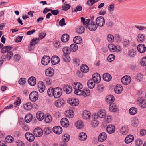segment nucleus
Here are the masks:
<instances>
[{
	"mask_svg": "<svg viewBox=\"0 0 146 146\" xmlns=\"http://www.w3.org/2000/svg\"><path fill=\"white\" fill-rule=\"evenodd\" d=\"M47 93L48 95L50 96L53 95L54 89L52 88H50L47 91Z\"/></svg>",
	"mask_w": 146,
	"mask_h": 146,
	"instance_id": "59",
	"label": "nucleus"
},
{
	"mask_svg": "<svg viewBox=\"0 0 146 146\" xmlns=\"http://www.w3.org/2000/svg\"><path fill=\"white\" fill-rule=\"evenodd\" d=\"M92 80L94 82L96 83H99L101 80V77L100 74L98 73H95L92 75Z\"/></svg>",
	"mask_w": 146,
	"mask_h": 146,
	"instance_id": "6",
	"label": "nucleus"
},
{
	"mask_svg": "<svg viewBox=\"0 0 146 146\" xmlns=\"http://www.w3.org/2000/svg\"><path fill=\"white\" fill-rule=\"evenodd\" d=\"M137 49L139 52L140 53H143L145 52L146 47L144 44H140L137 46Z\"/></svg>",
	"mask_w": 146,
	"mask_h": 146,
	"instance_id": "14",
	"label": "nucleus"
},
{
	"mask_svg": "<svg viewBox=\"0 0 146 146\" xmlns=\"http://www.w3.org/2000/svg\"><path fill=\"white\" fill-rule=\"evenodd\" d=\"M69 121L66 118H63L61 120V125L65 127H67L69 125Z\"/></svg>",
	"mask_w": 146,
	"mask_h": 146,
	"instance_id": "23",
	"label": "nucleus"
},
{
	"mask_svg": "<svg viewBox=\"0 0 146 146\" xmlns=\"http://www.w3.org/2000/svg\"><path fill=\"white\" fill-rule=\"evenodd\" d=\"M53 131L56 134H60L62 132V129L60 127L56 126L53 128Z\"/></svg>",
	"mask_w": 146,
	"mask_h": 146,
	"instance_id": "22",
	"label": "nucleus"
},
{
	"mask_svg": "<svg viewBox=\"0 0 146 146\" xmlns=\"http://www.w3.org/2000/svg\"><path fill=\"white\" fill-rule=\"evenodd\" d=\"M109 109L111 112H115L117 110V106L114 103H111L109 106Z\"/></svg>",
	"mask_w": 146,
	"mask_h": 146,
	"instance_id": "29",
	"label": "nucleus"
},
{
	"mask_svg": "<svg viewBox=\"0 0 146 146\" xmlns=\"http://www.w3.org/2000/svg\"><path fill=\"white\" fill-rule=\"evenodd\" d=\"M115 127L112 125H110L107 127V131L110 134L113 133L115 132Z\"/></svg>",
	"mask_w": 146,
	"mask_h": 146,
	"instance_id": "13",
	"label": "nucleus"
},
{
	"mask_svg": "<svg viewBox=\"0 0 146 146\" xmlns=\"http://www.w3.org/2000/svg\"><path fill=\"white\" fill-rule=\"evenodd\" d=\"M97 25H96L95 24L94 22L90 23V24L88 23V27L89 30L92 31H95L97 27Z\"/></svg>",
	"mask_w": 146,
	"mask_h": 146,
	"instance_id": "16",
	"label": "nucleus"
},
{
	"mask_svg": "<svg viewBox=\"0 0 146 146\" xmlns=\"http://www.w3.org/2000/svg\"><path fill=\"white\" fill-rule=\"evenodd\" d=\"M84 126L83 123L82 121L79 120L77 121L76 123L75 124L76 127L78 129H80L82 128Z\"/></svg>",
	"mask_w": 146,
	"mask_h": 146,
	"instance_id": "44",
	"label": "nucleus"
},
{
	"mask_svg": "<svg viewBox=\"0 0 146 146\" xmlns=\"http://www.w3.org/2000/svg\"><path fill=\"white\" fill-rule=\"evenodd\" d=\"M80 70L82 72L86 73L89 71V69L86 65L83 64L81 66Z\"/></svg>",
	"mask_w": 146,
	"mask_h": 146,
	"instance_id": "39",
	"label": "nucleus"
},
{
	"mask_svg": "<svg viewBox=\"0 0 146 146\" xmlns=\"http://www.w3.org/2000/svg\"><path fill=\"white\" fill-rule=\"evenodd\" d=\"M78 49V46L77 44H73L71 45L70 46V51L75 52Z\"/></svg>",
	"mask_w": 146,
	"mask_h": 146,
	"instance_id": "45",
	"label": "nucleus"
},
{
	"mask_svg": "<svg viewBox=\"0 0 146 146\" xmlns=\"http://www.w3.org/2000/svg\"><path fill=\"white\" fill-rule=\"evenodd\" d=\"M136 39L138 42L141 43L145 40V38L143 34H139L137 35Z\"/></svg>",
	"mask_w": 146,
	"mask_h": 146,
	"instance_id": "21",
	"label": "nucleus"
},
{
	"mask_svg": "<svg viewBox=\"0 0 146 146\" xmlns=\"http://www.w3.org/2000/svg\"><path fill=\"white\" fill-rule=\"evenodd\" d=\"M65 115L67 117L72 118L74 117V113L73 110H69L65 112Z\"/></svg>",
	"mask_w": 146,
	"mask_h": 146,
	"instance_id": "31",
	"label": "nucleus"
},
{
	"mask_svg": "<svg viewBox=\"0 0 146 146\" xmlns=\"http://www.w3.org/2000/svg\"><path fill=\"white\" fill-rule=\"evenodd\" d=\"M50 61V57L48 56H44L42 59L41 63L43 65H46L49 63Z\"/></svg>",
	"mask_w": 146,
	"mask_h": 146,
	"instance_id": "8",
	"label": "nucleus"
},
{
	"mask_svg": "<svg viewBox=\"0 0 146 146\" xmlns=\"http://www.w3.org/2000/svg\"><path fill=\"white\" fill-rule=\"evenodd\" d=\"M45 115L43 113L38 112L36 114V117L37 119L40 121H42L44 119Z\"/></svg>",
	"mask_w": 146,
	"mask_h": 146,
	"instance_id": "37",
	"label": "nucleus"
},
{
	"mask_svg": "<svg viewBox=\"0 0 146 146\" xmlns=\"http://www.w3.org/2000/svg\"><path fill=\"white\" fill-rule=\"evenodd\" d=\"M95 82L92 79H90L88 80L87 82V85L89 88H93L95 85Z\"/></svg>",
	"mask_w": 146,
	"mask_h": 146,
	"instance_id": "38",
	"label": "nucleus"
},
{
	"mask_svg": "<svg viewBox=\"0 0 146 146\" xmlns=\"http://www.w3.org/2000/svg\"><path fill=\"white\" fill-rule=\"evenodd\" d=\"M72 12H77L78 11H80L82 9V7L81 6L78 5L76 8H72Z\"/></svg>",
	"mask_w": 146,
	"mask_h": 146,
	"instance_id": "52",
	"label": "nucleus"
},
{
	"mask_svg": "<svg viewBox=\"0 0 146 146\" xmlns=\"http://www.w3.org/2000/svg\"><path fill=\"white\" fill-rule=\"evenodd\" d=\"M122 86L120 85H117L114 89L115 92L117 94L120 93L122 91Z\"/></svg>",
	"mask_w": 146,
	"mask_h": 146,
	"instance_id": "28",
	"label": "nucleus"
},
{
	"mask_svg": "<svg viewBox=\"0 0 146 146\" xmlns=\"http://www.w3.org/2000/svg\"><path fill=\"white\" fill-rule=\"evenodd\" d=\"M38 88L40 93L43 92L45 88L44 83L41 81H40L38 84Z\"/></svg>",
	"mask_w": 146,
	"mask_h": 146,
	"instance_id": "9",
	"label": "nucleus"
},
{
	"mask_svg": "<svg viewBox=\"0 0 146 146\" xmlns=\"http://www.w3.org/2000/svg\"><path fill=\"white\" fill-rule=\"evenodd\" d=\"M72 86L74 89L76 90L77 89H81L82 88V85L80 83L75 82L72 84Z\"/></svg>",
	"mask_w": 146,
	"mask_h": 146,
	"instance_id": "24",
	"label": "nucleus"
},
{
	"mask_svg": "<svg viewBox=\"0 0 146 146\" xmlns=\"http://www.w3.org/2000/svg\"><path fill=\"white\" fill-rule=\"evenodd\" d=\"M40 39L39 38H34L32 39L30 42V45L29 46V50H31L33 49L34 48L33 47L37 43H39Z\"/></svg>",
	"mask_w": 146,
	"mask_h": 146,
	"instance_id": "4",
	"label": "nucleus"
},
{
	"mask_svg": "<svg viewBox=\"0 0 146 146\" xmlns=\"http://www.w3.org/2000/svg\"><path fill=\"white\" fill-rule=\"evenodd\" d=\"M33 133L35 136L40 137L42 135L43 131L40 128H37L35 129L34 130Z\"/></svg>",
	"mask_w": 146,
	"mask_h": 146,
	"instance_id": "7",
	"label": "nucleus"
},
{
	"mask_svg": "<svg viewBox=\"0 0 146 146\" xmlns=\"http://www.w3.org/2000/svg\"><path fill=\"white\" fill-rule=\"evenodd\" d=\"M63 90L67 94L71 93L72 91V87L69 85H66L64 86Z\"/></svg>",
	"mask_w": 146,
	"mask_h": 146,
	"instance_id": "15",
	"label": "nucleus"
},
{
	"mask_svg": "<svg viewBox=\"0 0 146 146\" xmlns=\"http://www.w3.org/2000/svg\"><path fill=\"white\" fill-rule=\"evenodd\" d=\"M107 138V135L105 132H102L99 135L98 137V141L100 142L104 141Z\"/></svg>",
	"mask_w": 146,
	"mask_h": 146,
	"instance_id": "11",
	"label": "nucleus"
},
{
	"mask_svg": "<svg viewBox=\"0 0 146 146\" xmlns=\"http://www.w3.org/2000/svg\"><path fill=\"white\" fill-rule=\"evenodd\" d=\"M108 47L110 51L114 52L116 51V46L113 44H110L108 45Z\"/></svg>",
	"mask_w": 146,
	"mask_h": 146,
	"instance_id": "48",
	"label": "nucleus"
},
{
	"mask_svg": "<svg viewBox=\"0 0 146 146\" xmlns=\"http://www.w3.org/2000/svg\"><path fill=\"white\" fill-rule=\"evenodd\" d=\"M65 101L62 99L58 100L54 102L55 106L58 107H60L62 106L64 104Z\"/></svg>",
	"mask_w": 146,
	"mask_h": 146,
	"instance_id": "12",
	"label": "nucleus"
},
{
	"mask_svg": "<svg viewBox=\"0 0 146 146\" xmlns=\"http://www.w3.org/2000/svg\"><path fill=\"white\" fill-rule=\"evenodd\" d=\"M68 103L71 105L73 106L77 105L79 104V101L78 99H69V100H68Z\"/></svg>",
	"mask_w": 146,
	"mask_h": 146,
	"instance_id": "17",
	"label": "nucleus"
},
{
	"mask_svg": "<svg viewBox=\"0 0 146 146\" xmlns=\"http://www.w3.org/2000/svg\"><path fill=\"white\" fill-rule=\"evenodd\" d=\"M107 37L108 40L110 42H113L114 40V36L111 34H109Z\"/></svg>",
	"mask_w": 146,
	"mask_h": 146,
	"instance_id": "60",
	"label": "nucleus"
},
{
	"mask_svg": "<svg viewBox=\"0 0 146 146\" xmlns=\"http://www.w3.org/2000/svg\"><path fill=\"white\" fill-rule=\"evenodd\" d=\"M54 70L51 68L47 69L45 72V74L46 76L48 77H52L54 74Z\"/></svg>",
	"mask_w": 146,
	"mask_h": 146,
	"instance_id": "18",
	"label": "nucleus"
},
{
	"mask_svg": "<svg viewBox=\"0 0 146 146\" xmlns=\"http://www.w3.org/2000/svg\"><path fill=\"white\" fill-rule=\"evenodd\" d=\"M74 42L77 44H79L82 42V39H81L80 37L79 36H76L75 37L73 40Z\"/></svg>",
	"mask_w": 146,
	"mask_h": 146,
	"instance_id": "49",
	"label": "nucleus"
},
{
	"mask_svg": "<svg viewBox=\"0 0 146 146\" xmlns=\"http://www.w3.org/2000/svg\"><path fill=\"white\" fill-rule=\"evenodd\" d=\"M69 36L66 34H64L62 36L61 39L63 42H66L69 40Z\"/></svg>",
	"mask_w": 146,
	"mask_h": 146,
	"instance_id": "34",
	"label": "nucleus"
},
{
	"mask_svg": "<svg viewBox=\"0 0 146 146\" xmlns=\"http://www.w3.org/2000/svg\"><path fill=\"white\" fill-rule=\"evenodd\" d=\"M68 54H63L62 56L63 59L64 61L66 62H69L70 60V58L68 56Z\"/></svg>",
	"mask_w": 146,
	"mask_h": 146,
	"instance_id": "53",
	"label": "nucleus"
},
{
	"mask_svg": "<svg viewBox=\"0 0 146 146\" xmlns=\"http://www.w3.org/2000/svg\"><path fill=\"white\" fill-rule=\"evenodd\" d=\"M135 143L137 146H140L142 144L141 140L140 139H137L135 141Z\"/></svg>",
	"mask_w": 146,
	"mask_h": 146,
	"instance_id": "61",
	"label": "nucleus"
},
{
	"mask_svg": "<svg viewBox=\"0 0 146 146\" xmlns=\"http://www.w3.org/2000/svg\"><path fill=\"white\" fill-rule=\"evenodd\" d=\"M29 84L31 86H34L36 84V81L35 77L31 76L28 80Z\"/></svg>",
	"mask_w": 146,
	"mask_h": 146,
	"instance_id": "20",
	"label": "nucleus"
},
{
	"mask_svg": "<svg viewBox=\"0 0 146 146\" xmlns=\"http://www.w3.org/2000/svg\"><path fill=\"white\" fill-rule=\"evenodd\" d=\"M16 143L17 146H25L24 143L21 140H17L16 141Z\"/></svg>",
	"mask_w": 146,
	"mask_h": 146,
	"instance_id": "63",
	"label": "nucleus"
},
{
	"mask_svg": "<svg viewBox=\"0 0 146 146\" xmlns=\"http://www.w3.org/2000/svg\"><path fill=\"white\" fill-rule=\"evenodd\" d=\"M45 122L47 123H49L51 122L52 118L50 115L47 114L45 115L44 119Z\"/></svg>",
	"mask_w": 146,
	"mask_h": 146,
	"instance_id": "35",
	"label": "nucleus"
},
{
	"mask_svg": "<svg viewBox=\"0 0 146 146\" xmlns=\"http://www.w3.org/2000/svg\"><path fill=\"white\" fill-rule=\"evenodd\" d=\"M91 114L88 111H85L83 112L82 116L85 119L90 118Z\"/></svg>",
	"mask_w": 146,
	"mask_h": 146,
	"instance_id": "32",
	"label": "nucleus"
},
{
	"mask_svg": "<svg viewBox=\"0 0 146 146\" xmlns=\"http://www.w3.org/2000/svg\"><path fill=\"white\" fill-rule=\"evenodd\" d=\"M131 80V78L130 76L126 75L122 78L121 81L123 84L127 85L130 83Z\"/></svg>",
	"mask_w": 146,
	"mask_h": 146,
	"instance_id": "5",
	"label": "nucleus"
},
{
	"mask_svg": "<svg viewBox=\"0 0 146 146\" xmlns=\"http://www.w3.org/2000/svg\"><path fill=\"white\" fill-rule=\"evenodd\" d=\"M106 115V112L104 110H100L98 112V116L100 118H104Z\"/></svg>",
	"mask_w": 146,
	"mask_h": 146,
	"instance_id": "41",
	"label": "nucleus"
},
{
	"mask_svg": "<svg viewBox=\"0 0 146 146\" xmlns=\"http://www.w3.org/2000/svg\"><path fill=\"white\" fill-rule=\"evenodd\" d=\"M81 22L83 23V25L86 28H87L88 23L90 21V19H86V21L84 17H81Z\"/></svg>",
	"mask_w": 146,
	"mask_h": 146,
	"instance_id": "26",
	"label": "nucleus"
},
{
	"mask_svg": "<svg viewBox=\"0 0 146 146\" xmlns=\"http://www.w3.org/2000/svg\"><path fill=\"white\" fill-rule=\"evenodd\" d=\"M103 78L104 81L109 82L111 80L112 77L110 74L106 73L103 74Z\"/></svg>",
	"mask_w": 146,
	"mask_h": 146,
	"instance_id": "27",
	"label": "nucleus"
},
{
	"mask_svg": "<svg viewBox=\"0 0 146 146\" xmlns=\"http://www.w3.org/2000/svg\"><path fill=\"white\" fill-rule=\"evenodd\" d=\"M62 51L64 53V54H68L70 52V50L69 49V48L66 47L63 48Z\"/></svg>",
	"mask_w": 146,
	"mask_h": 146,
	"instance_id": "55",
	"label": "nucleus"
},
{
	"mask_svg": "<svg viewBox=\"0 0 146 146\" xmlns=\"http://www.w3.org/2000/svg\"><path fill=\"white\" fill-rule=\"evenodd\" d=\"M70 138V136L68 134H65L62 136V139L63 141L65 142H67L69 140Z\"/></svg>",
	"mask_w": 146,
	"mask_h": 146,
	"instance_id": "50",
	"label": "nucleus"
},
{
	"mask_svg": "<svg viewBox=\"0 0 146 146\" xmlns=\"http://www.w3.org/2000/svg\"><path fill=\"white\" fill-rule=\"evenodd\" d=\"M87 138V135L84 133L82 132L79 134V139L81 141H84Z\"/></svg>",
	"mask_w": 146,
	"mask_h": 146,
	"instance_id": "43",
	"label": "nucleus"
},
{
	"mask_svg": "<svg viewBox=\"0 0 146 146\" xmlns=\"http://www.w3.org/2000/svg\"><path fill=\"white\" fill-rule=\"evenodd\" d=\"M134 139V137L131 135H130L127 136L125 139V142L127 143H130L133 141Z\"/></svg>",
	"mask_w": 146,
	"mask_h": 146,
	"instance_id": "33",
	"label": "nucleus"
},
{
	"mask_svg": "<svg viewBox=\"0 0 146 146\" xmlns=\"http://www.w3.org/2000/svg\"><path fill=\"white\" fill-rule=\"evenodd\" d=\"M140 63L141 65L143 66L146 65V57L142 58V60L141 61Z\"/></svg>",
	"mask_w": 146,
	"mask_h": 146,
	"instance_id": "64",
	"label": "nucleus"
},
{
	"mask_svg": "<svg viewBox=\"0 0 146 146\" xmlns=\"http://www.w3.org/2000/svg\"><path fill=\"white\" fill-rule=\"evenodd\" d=\"M26 82L25 79L23 78H20L18 81L19 83L20 84L22 85H24Z\"/></svg>",
	"mask_w": 146,
	"mask_h": 146,
	"instance_id": "62",
	"label": "nucleus"
},
{
	"mask_svg": "<svg viewBox=\"0 0 146 146\" xmlns=\"http://www.w3.org/2000/svg\"><path fill=\"white\" fill-rule=\"evenodd\" d=\"M114 100L115 98L113 95H109L106 97V102L109 104L112 103Z\"/></svg>",
	"mask_w": 146,
	"mask_h": 146,
	"instance_id": "30",
	"label": "nucleus"
},
{
	"mask_svg": "<svg viewBox=\"0 0 146 146\" xmlns=\"http://www.w3.org/2000/svg\"><path fill=\"white\" fill-rule=\"evenodd\" d=\"M98 121L96 120H93L91 123V124L92 127H97L99 124Z\"/></svg>",
	"mask_w": 146,
	"mask_h": 146,
	"instance_id": "58",
	"label": "nucleus"
},
{
	"mask_svg": "<svg viewBox=\"0 0 146 146\" xmlns=\"http://www.w3.org/2000/svg\"><path fill=\"white\" fill-rule=\"evenodd\" d=\"M62 90L59 87H57L54 89L53 96L56 98H58L61 96L62 93Z\"/></svg>",
	"mask_w": 146,
	"mask_h": 146,
	"instance_id": "2",
	"label": "nucleus"
},
{
	"mask_svg": "<svg viewBox=\"0 0 146 146\" xmlns=\"http://www.w3.org/2000/svg\"><path fill=\"white\" fill-rule=\"evenodd\" d=\"M23 107L26 110H29L32 108L33 106L31 103L28 102L24 104Z\"/></svg>",
	"mask_w": 146,
	"mask_h": 146,
	"instance_id": "36",
	"label": "nucleus"
},
{
	"mask_svg": "<svg viewBox=\"0 0 146 146\" xmlns=\"http://www.w3.org/2000/svg\"><path fill=\"white\" fill-rule=\"evenodd\" d=\"M25 136L26 139L30 142L33 141L35 139L34 136L30 133H26L25 135Z\"/></svg>",
	"mask_w": 146,
	"mask_h": 146,
	"instance_id": "10",
	"label": "nucleus"
},
{
	"mask_svg": "<svg viewBox=\"0 0 146 146\" xmlns=\"http://www.w3.org/2000/svg\"><path fill=\"white\" fill-rule=\"evenodd\" d=\"M137 109L134 107H133L129 109V112L130 114L131 115L135 114L137 112Z\"/></svg>",
	"mask_w": 146,
	"mask_h": 146,
	"instance_id": "46",
	"label": "nucleus"
},
{
	"mask_svg": "<svg viewBox=\"0 0 146 146\" xmlns=\"http://www.w3.org/2000/svg\"><path fill=\"white\" fill-rule=\"evenodd\" d=\"M128 129L125 127H122L120 130L121 133L123 135H127L128 133Z\"/></svg>",
	"mask_w": 146,
	"mask_h": 146,
	"instance_id": "47",
	"label": "nucleus"
},
{
	"mask_svg": "<svg viewBox=\"0 0 146 146\" xmlns=\"http://www.w3.org/2000/svg\"><path fill=\"white\" fill-rule=\"evenodd\" d=\"M60 61V59L58 57L56 56H52L51 58V62L53 65L58 64Z\"/></svg>",
	"mask_w": 146,
	"mask_h": 146,
	"instance_id": "19",
	"label": "nucleus"
},
{
	"mask_svg": "<svg viewBox=\"0 0 146 146\" xmlns=\"http://www.w3.org/2000/svg\"><path fill=\"white\" fill-rule=\"evenodd\" d=\"M9 51V46H5L1 50V52L2 53H4L6 52H8L7 54L9 53L8 52Z\"/></svg>",
	"mask_w": 146,
	"mask_h": 146,
	"instance_id": "51",
	"label": "nucleus"
},
{
	"mask_svg": "<svg viewBox=\"0 0 146 146\" xmlns=\"http://www.w3.org/2000/svg\"><path fill=\"white\" fill-rule=\"evenodd\" d=\"M96 25L100 27H102L105 24V19L103 17L100 16L96 18Z\"/></svg>",
	"mask_w": 146,
	"mask_h": 146,
	"instance_id": "3",
	"label": "nucleus"
},
{
	"mask_svg": "<svg viewBox=\"0 0 146 146\" xmlns=\"http://www.w3.org/2000/svg\"><path fill=\"white\" fill-rule=\"evenodd\" d=\"M139 123L138 119L136 118H133L131 121V124L134 127L137 126Z\"/></svg>",
	"mask_w": 146,
	"mask_h": 146,
	"instance_id": "42",
	"label": "nucleus"
},
{
	"mask_svg": "<svg viewBox=\"0 0 146 146\" xmlns=\"http://www.w3.org/2000/svg\"><path fill=\"white\" fill-rule=\"evenodd\" d=\"M143 76L141 73L139 74H137L136 77V80L137 82H139L143 80Z\"/></svg>",
	"mask_w": 146,
	"mask_h": 146,
	"instance_id": "56",
	"label": "nucleus"
},
{
	"mask_svg": "<svg viewBox=\"0 0 146 146\" xmlns=\"http://www.w3.org/2000/svg\"><path fill=\"white\" fill-rule=\"evenodd\" d=\"M38 92L36 91L32 92L29 94V98L32 102H35L38 99Z\"/></svg>",
	"mask_w": 146,
	"mask_h": 146,
	"instance_id": "1",
	"label": "nucleus"
},
{
	"mask_svg": "<svg viewBox=\"0 0 146 146\" xmlns=\"http://www.w3.org/2000/svg\"><path fill=\"white\" fill-rule=\"evenodd\" d=\"M32 117L33 116L31 114L26 115L25 118V121L27 123H29L32 120Z\"/></svg>",
	"mask_w": 146,
	"mask_h": 146,
	"instance_id": "40",
	"label": "nucleus"
},
{
	"mask_svg": "<svg viewBox=\"0 0 146 146\" xmlns=\"http://www.w3.org/2000/svg\"><path fill=\"white\" fill-rule=\"evenodd\" d=\"M84 31V28L82 27H79L77 30V32L78 34H81Z\"/></svg>",
	"mask_w": 146,
	"mask_h": 146,
	"instance_id": "57",
	"label": "nucleus"
},
{
	"mask_svg": "<svg viewBox=\"0 0 146 146\" xmlns=\"http://www.w3.org/2000/svg\"><path fill=\"white\" fill-rule=\"evenodd\" d=\"M137 101L141 107L143 108H146V100H144L142 98H140L138 99Z\"/></svg>",
	"mask_w": 146,
	"mask_h": 146,
	"instance_id": "25",
	"label": "nucleus"
},
{
	"mask_svg": "<svg viewBox=\"0 0 146 146\" xmlns=\"http://www.w3.org/2000/svg\"><path fill=\"white\" fill-rule=\"evenodd\" d=\"M83 95L86 97L89 96L90 94V91L88 89H84L83 90Z\"/></svg>",
	"mask_w": 146,
	"mask_h": 146,
	"instance_id": "54",
	"label": "nucleus"
}]
</instances>
